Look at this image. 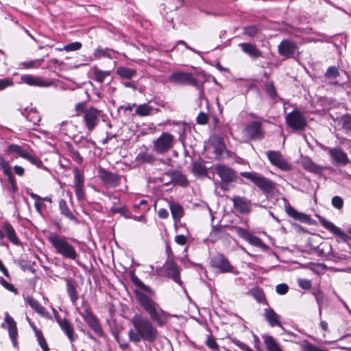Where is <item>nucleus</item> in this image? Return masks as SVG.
<instances>
[{
  "label": "nucleus",
  "mask_w": 351,
  "mask_h": 351,
  "mask_svg": "<svg viewBox=\"0 0 351 351\" xmlns=\"http://www.w3.org/2000/svg\"><path fill=\"white\" fill-rule=\"evenodd\" d=\"M339 75V71L335 66H330L328 69L326 75L330 78H335Z\"/></svg>",
  "instance_id": "nucleus-54"
},
{
  "label": "nucleus",
  "mask_w": 351,
  "mask_h": 351,
  "mask_svg": "<svg viewBox=\"0 0 351 351\" xmlns=\"http://www.w3.org/2000/svg\"><path fill=\"white\" fill-rule=\"evenodd\" d=\"M169 208L174 221H179L184 215L182 206L178 203L171 202L169 203Z\"/></svg>",
  "instance_id": "nucleus-28"
},
{
  "label": "nucleus",
  "mask_w": 351,
  "mask_h": 351,
  "mask_svg": "<svg viewBox=\"0 0 351 351\" xmlns=\"http://www.w3.org/2000/svg\"><path fill=\"white\" fill-rule=\"evenodd\" d=\"M154 108L147 104H143L137 106L135 113L138 116H147L152 113Z\"/></svg>",
  "instance_id": "nucleus-34"
},
{
  "label": "nucleus",
  "mask_w": 351,
  "mask_h": 351,
  "mask_svg": "<svg viewBox=\"0 0 351 351\" xmlns=\"http://www.w3.org/2000/svg\"><path fill=\"white\" fill-rule=\"evenodd\" d=\"M174 137L169 133L164 132L153 143V149L158 154L168 152L173 147Z\"/></svg>",
  "instance_id": "nucleus-6"
},
{
  "label": "nucleus",
  "mask_w": 351,
  "mask_h": 351,
  "mask_svg": "<svg viewBox=\"0 0 351 351\" xmlns=\"http://www.w3.org/2000/svg\"><path fill=\"white\" fill-rule=\"evenodd\" d=\"M137 160L141 162H153L155 160L154 157L149 153L141 152L136 158Z\"/></svg>",
  "instance_id": "nucleus-40"
},
{
  "label": "nucleus",
  "mask_w": 351,
  "mask_h": 351,
  "mask_svg": "<svg viewBox=\"0 0 351 351\" xmlns=\"http://www.w3.org/2000/svg\"><path fill=\"white\" fill-rule=\"evenodd\" d=\"M74 189L79 200L84 199V176L78 169L74 170Z\"/></svg>",
  "instance_id": "nucleus-12"
},
{
  "label": "nucleus",
  "mask_w": 351,
  "mask_h": 351,
  "mask_svg": "<svg viewBox=\"0 0 351 351\" xmlns=\"http://www.w3.org/2000/svg\"><path fill=\"white\" fill-rule=\"evenodd\" d=\"M265 90L267 95L271 98L275 99L277 96L276 90L271 82H267L265 85Z\"/></svg>",
  "instance_id": "nucleus-44"
},
{
  "label": "nucleus",
  "mask_w": 351,
  "mask_h": 351,
  "mask_svg": "<svg viewBox=\"0 0 351 351\" xmlns=\"http://www.w3.org/2000/svg\"><path fill=\"white\" fill-rule=\"evenodd\" d=\"M212 266L219 269L221 272H232L233 267L229 261L221 254H219L211 260Z\"/></svg>",
  "instance_id": "nucleus-13"
},
{
  "label": "nucleus",
  "mask_w": 351,
  "mask_h": 351,
  "mask_svg": "<svg viewBox=\"0 0 351 351\" xmlns=\"http://www.w3.org/2000/svg\"><path fill=\"white\" fill-rule=\"evenodd\" d=\"M286 212L290 217L295 219L304 221L306 219V215L297 211L291 206H289L286 208Z\"/></svg>",
  "instance_id": "nucleus-36"
},
{
  "label": "nucleus",
  "mask_w": 351,
  "mask_h": 351,
  "mask_svg": "<svg viewBox=\"0 0 351 351\" xmlns=\"http://www.w3.org/2000/svg\"><path fill=\"white\" fill-rule=\"evenodd\" d=\"M241 175L252 181L254 184H256L258 188H260L264 192H270L274 188V183L264 178L263 176L259 175L255 172H242Z\"/></svg>",
  "instance_id": "nucleus-5"
},
{
  "label": "nucleus",
  "mask_w": 351,
  "mask_h": 351,
  "mask_svg": "<svg viewBox=\"0 0 351 351\" xmlns=\"http://www.w3.org/2000/svg\"><path fill=\"white\" fill-rule=\"evenodd\" d=\"M244 131L250 138L256 139L263 137L261 123L257 121H254L247 125Z\"/></svg>",
  "instance_id": "nucleus-15"
},
{
  "label": "nucleus",
  "mask_w": 351,
  "mask_h": 351,
  "mask_svg": "<svg viewBox=\"0 0 351 351\" xmlns=\"http://www.w3.org/2000/svg\"><path fill=\"white\" fill-rule=\"evenodd\" d=\"M0 285H1L5 289H6L7 290H8V291H10L11 292H14V293H16L17 292V290L14 287V285L10 284V283H9L8 282H7L3 278H0Z\"/></svg>",
  "instance_id": "nucleus-51"
},
{
  "label": "nucleus",
  "mask_w": 351,
  "mask_h": 351,
  "mask_svg": "<svg viewBox=\"0 0 351 351\" xmlns=\"http://www.w3.org/2000/svg\"><path fill=\"white\" fill-rule=\"evenodd\" d=\"M197 123L201 125H205L208 121V116L205 112H201L196 118Z\"/></svg>",
  "instance_id": "nucleus-52"
},
{
  "label": "nucleus",
  "mask_w": 351,
  "mask_h": 351,
  "mask_svg": "<svg viewBox=\"0 0 351 351\" xmlns=\"http://www.w3.org/2000/svg\"><path fill=\"white\" fill-rule=\"evenodd\" d=\"M299 286L304 289H310L311 287V282L310 280L306 279H298V280Z\"/></svg>",
  "instance_id": "nucleus-55"
},
{
  "label": "nucleus",
  "mask_w": 351,
  "mask_h": 351,
  "mask_svg": "<svg viewBox=\"0 0 351 351\" xmlns=\"http://www.w3.org/2000/svg\"><path fill=\"white\" fill-rule=\"evenodd\" d=\"M237 233L244 238L245 239H247V238L250 237V234L247 230L241 228H237Z\"/></svg>",
  "instance_id": "nucleus-62"
},
{
  "label": "nucleus",
  "mask_w": 351,
  "mask_h": 351,
  "mask_svg": "<svg viewBox=\"0 0 351 351\" xmlns=\"http://www.w3.org/2000/svg\"><path fill=\"white\" fill-rule=\"evenodd\" d=\"M332 204L335 208L340 209L343 207V200L339 196H335L332 199Z\"/></svg>",
  "instance_id": "nucleus-53"
},
{
  "label": "nucleus",
  "mask_w": 351,
  "mask_h": 351,
  "mask_svg": "<svg viewBox=\"0 0 351 351\" xmlns=\"http://www.w3.org/2000/svg\"><path fill=\"white\" fill-rule=\"evenodd\" d=\"M171 182L174 184L180 186H186L187 180L186 177L180 171H174L171 174Z\"/></svg>",
  "instance_id": "nucleus-31"
},
{
  "label": "nucleus",
  "mask_w": 351,
  "mask_h": 351,
  "mask_svg": "<svg viewBox=\"0 0 351 351\" xmlns=\"http://www.w3.org/2000/svg\"><path fill=\"white\" fill-rule=\"evenodd\" d=\"M136 295L138 302L148 313L150 318L160 326L165 325L167 321L168 314L149 297L137 291Z\"/></svg>",
  "instance_id": "nucleus-2"
},
{
  "label": "nucleus",
  "mask_w": 351,
  "mask_h": 351,
  "mask_svg": "<svg viewBox=\"0 0 351 351\" xmlns=\"http://www.w3.org/2000/svg\"><path fill=\"white\" fill-rule=\"evenodd\" d=\"M251 293L258 302H261L265 300V295L261 289H254L251 290Z\"/></svg>",
  "instance_id": "nucleus-50"
},
{
  "label": "nucleus",
  "mask_w": 351,
  "mask_h": 351,
  "mask_svg": "<svg viewBox=\"0 0 351 351\" xmlns=\"http://www.w3.org/2000/svg\"><path fill=\"white\" fill-rule=\"evenodd\" d=\"M67 293L71 298V300L74 303L77 300V293L75 287L71 281H68L66 284Z\"/></svg>",
  "instance_id": "nucleus-39"
},
{
  "label": "nucleus",
  "mask_w": 351,
  "mask_h": 351,
  "mask_svg": "<svg viewBox=\"0 0 351 351\" xmlns=\"http://www.w3.org/2000/svg\"><path fill=\"white\" fill-rule=\"evenodd\" d=\"M92 71L93 73L95 79L99 82V83H102L105 78L110 75V71H104L98 69L97 66H94L92 68Z\"/></svg>",
  "instance_id": "nucleus-33"
},
{
  "label": "nucleus",
  "mask_w": 351,
  "mask_h": 351,
  "mask_svg": "<svg viewBox=\"0 0 351 351\" xmlns=\"http://www.w3.org/2000/svg\"><path fill=\"white\" fill-rule=\"evenodd\" d=\"M267 156L269 160L273 165H275L279 169L284 171L290 169L291 167L289 164L284 158V157L280 152L275 151H269L267 152Z\"/></svg>",
  "instance_id": "nucleus-9"
},
{
  "label": "nucleus",
  "mask_w": 351,
  "mask_h": 351,
  "mask_svg": "<svg viewBox=\"0 0 351 351\" xmlns=\"http://www.w3.org/2000/svg\"><path fill=\"white\" fill-rule=\"evenodd\" d=\"M82 317L88 325L95 331L97 332L100 330L99 325L96 317L88 310H85L84 311Z\"/></svg>",
  "instance_id": "nucleus-26"
},
{
  "label": "nucleus",
  "mask_w": 351,
  "mask_h": 351,
  "mask_svg": "<svg viewBox=\"0 0 351 351\" xmlns=\"http://www.w3.org/2000/svg\"><path fill=\"white\" fill-rule=\"evenodd\" d=\"M175 241L178 245H184L186 244V243L187 241V238L184 235H182V234L177 235L175 237Z\"/></svg>",
  "instance_id": "nucleus-59"
},
{
  "label": "nucleus",
  "mask_w": 351,
  "mask_h": 351,
  "mask_svg": "<svg viewBox=\"0 0 351 351\" xmlns=\"http://www.w3.org/2000/svg\"><path fill=\"white\" fill-rule=\"evenodd\" d=\"M329 154L335 162L346 165L349 162V159L341 148H333L329 149Z\"/></svg>",
  "instance_id": "nucleus-16"
},
{
  "label": "nucleus",
  "mask_w": 351,
  "mask_h": 351,
  "mask_svg": "<svg viewBox=\"0 0 351 351\" xmlns=\"http://www.w3.org/2000/svg\"><path fill=\"white\" fill-rule=\"evenodd\" d=\"M0 169L8 177V182L14 189L16 187V180L12 175L11 167L10 166L9 163L2 157H0Z\"/></svg>",
  "instance_id": "nucleus-21"
},
{
  "label": "nucleus",
  "mask_w": 351,
  "mask_h": 351,
  "mask_svg": "<svg viewBox=\"0 0 351 351\" xmlns=\"http://www.w3.org/2000/svg\"><path fill=\"white\" fill-rule=\"evenodd\" d=\"M100 116V110L95 108H90L84 112V119L88 131L94 130L99 121Z\"/></svg>",
  "instance_id": "nucleus-7"
},
{
  "label": "nucleus",
  "mask_w": 351,
  "mask_h": 351,
  "mask_svg": "<svg viewBox=\"0 0 351 351\" xmlns=\"http://www.w3.org/2000/svg\"><path fill=\"white\" fill-rule=\"evenodd\" d=\"M4 228H5V232H6L8 239L14 245H19L20 243V241L18 239L13 227L10 224L6 223L4 226Z\"/></svg>",
  "instance_id": "nucleus-30"
},
{
  "label": "nucleus",
  "mask_w": 351,
  "mask_h": 351,
  "mask_svg": "<svg viewBox=\"0 0 351 351\" xmlns=\"http://www.w3.org/2000/svg\"><path fill=\"white\" fill-rule=\"evenodd\" d=\"M82 43L80 42H75L72 43L67 44L63 47L64 51H77L82 48Z\"/></svg>",
  "instance_id": "nucleus-46"
},
{
  "label": "nucleus",
  "mask_w": 351,
  "mask_h": 351,
  "mask_svg": "<svg viewBox=\"0 0 351 351\" xmlns=\"http://www.w3.org/2000/svg\"><path fill=\"white\" fill-rule=\"evenodd\" d=\"M233 206L240 213H248L251 210V202L244 197L234 196L232 198Z\"/></svg>",
  "instance_id": "nucleus-11"
},
{
  "label": "nucleus",
  "mask_w": 351,
  "mask_h": 351,
  "mask_svg": "<svg viewBox=\"0 0 351 351\" xmlns=\"http://www.w3.org/2000/svg\"><path fill=\"white\" fill-rule=\"evenodd\" d=\"M59 207H60L61 213L62 215H65L66 217H68L70 219H75L73 214L71 213V211L68 208L66 202L64 200L62 199L60 201Z\"/></svg>",
  "instance_id": "nucleus-38"
},
{
  "label": "nucleus",
  "mask_w": 351,
  "mask_h": 351,
  "mask_svg": "<svg viewBox=\"0 0 351 351\" xmlns=\"http://www.w3.org/2000/svg\"><path fill=\"white\" fill-rule=\"evenodd\" d=\"M58 324L61 329L65 332L69 340L73 342L75 340L74 330L69 322L64 319H58Z\"/></svg>",
  "instance_id": "nucleus-22"
},
{
  "label": "nucleus",
  "mask_w": 351,
  "mask_h": 351,
  "mask_svg": "<svg viewBox=\"0 0 351 351\" xmlns=\"http://www.w3.org/2000/svg\"><path fill=\"white\" fill-rule=\"evenodd\" d=\"M132 280L133 282V283L138 287L143 289L144 291L148 292V293H152V289L148 287V286H146L145 285L143 284V282L139 280V278L136 276H132Z\"/></svg>",
  "instance_id": "nucleus-41"
},
{
  "label": "nucleus",
  "mask_w": 351,
  "mask_h": 351,
  "mask_svg": "<svg viewBox=\"0 0 351 351\" xmlns=\"http://www.w3.org/2000/svg\"><path fill=\"white\" fill-rule=\"evenodd\" d=\"M224 149H225L224 145L221 141H219L217 143V145H215V153L217 158L220 157V156L223 153Z\"/></svg>",
  "instance_id": "nucleus-57"
},
{
  "label": "nucleus",
  "mask_w": 351,
  "mask_h": 351,
  "mask_svg": "<svg viewBox=\"0 0 351 351\" xmlns=\"http://www.w3.org/2000/svg\"><path fill=\"white\" fill-rule=\"evenodd\" d=\"M257 32H258L257 29L253 26L247 27L245 28V29H244V34L250 37H253V36H256Z\"/></svg>",
  "instance_id": "nucleus-58"
},
{
  "label": "nucleus",
  "mask_w": 351,
  "mask_h": 351,
  "mask_svg": "<svg viewBox=\"0 0 351 351\" xmlns=\"http://www.w3.org/2000/svg\"><path fill=\"white\" fill-rule=\"evenodd\" d=\"M25 301L27 303L31 306L32 309H34L38 314L40 315L43 317H48L49 314L45 308L42 306L40 303L33 298L32 296H27L25 298Z\"/></svg>",
  "instance_id": "nucleus-23"
},
{
  "label": "nucleus",
  "mask_w": 351,
  "mask_h": 351,
  "mask_svg": "<svg viewBox=\"0 0 351 351\" xmlns=\"http://www.w3.org/2000/svg\"><path fill=\"white\" fill-rule=\"evenodd\" d=\"M341 122L342 124V127L344 130L349 132L351 131V117L349 116H343Z\"/></svg>",
  "instance_id": "nucleus-49"
},
{
  "label": "nucleus",
  "mask_w": 351,
  "mask_h": 351,
  "mask_svg": "<svg viewBox=\"0 0 351 351\" xmlns=\"http://www.w3.org/2000/svg\"><path fill=\"white\" fill-rule=\"evenodd\" d=\"M47 240L55 249L57 254L65 258L75 260L77 254L75 247L69 243L68 239L55 232L49 233Z\"/></svg>",
  "instance_id": "nucleus-3"
},
{
  "label": "nucleus",
  "mask_w": 351,
  "mask_h": 351,
  "mask_svg": "<svg viewBox=\"0 0 351 351\" xmlns=\"http://www.w3.org/2000/svg\"><path fill=\"white\" fill-rule=\"evenodd\" d=\"M71 156L74 160L77 162L78 163H82L83 161L82 157L80 156L78 152L73 150L71 152Z\"/></svg>",
  "instance_id": "nucleus-61"
},
{
  "label": "nucleus",
  "mask_w": 351,
  "mask_h": 351,
  "mask_svg": "<svg viewBox=\"0 0 351 351\" xmlns=\"http://www.w3.org/2000/svg\"><path fill=\"white\" fill-rule=\"evenodd\" d=\"M13 82L8 79L0 80V90H2L8 86H12Z\"/></svg>",
  "instance_id": "nucleus-60"
},
{
  "label": "nucleus",
  "mask_w": 351,
  "mask_h": 351,
  "mask_svg": "<svg viewBox=\"0 0 351 351\" xmlns=\"http://www.w3.org/2000/svg\"><path fill=\"white\" fill-rule=\"evenodd\" d=\"M295 47L293 42L285 40L279 44L278 51L281 56L290 57L295 53Z\"/></svg>",
  "instance_id": "nucleus-17"
},
{
  "label": "nucleus",
  "mask_w": 351,
  "mask_h": 351,
  "mask_svg": "<svg viewBox=\"0 0 351 351\" xmlns=\"http://www.w3.org/2000/svg\"><path fill=\"white\" fill-rule=\"evenodd\" d=\"M131 322L135 329V330H130L128 332L131 341L138 343L143 339L149 342H154L157 339L158 332L147 318L141 315H135Z\"/></svg>",
  "instance_id": "nucleus-1"
},
{
  "label": "nucleus",
  "mask_w": 351,
  "mask_h": 351,
  "mask_svg": "<svg viewBox=\"0 0 351 351\" xmlns=\"http://www.w3.org/2000/svg\"><path fill=\"white\" fill-rule=\"evenodd\" d=\"M27 157L25 159L29 160L32 164L36 165L38 167H43V162L37 156L31 154L29 152H27Z\"/></svg>",
  "instance_id": "nucleus-42"
},
{
  "label": "nucleus",
  "mask_w": 351,
  "mask_h": 351,
  "mask_svg": "<svg viewBox=\"0 0 351 351\" xmlns=\"http://www.w3.org/2000/svg\"><path fill=\"white\" fill-rule=\"evenodd\" d=\"M14 171L15 173L19 176H22L25 173L24 168L19 165H15L14 167Z\"/></svg>",
  "instance_id": "nucleus-64"
},
{
  "label": "nucleus",
  "mask_w": 351,
  "mask_h": 351,
  "mask_svg": "<svg viewBox=\"0 0 351 351\" xmlns=\"http://www.w3.org/2000/svg\"><path fill=\"white\" fill-rule=\"evenodd\" d=\"M193 171L198 176H204L207 173V169L202 162L195 161L193 165Z\"/></svg>",
  "instance_id": "nucleus-37"
},
{
  "label": "nucleus",
  "mask_w": 351,
  "mask_h": 351,
  "mask_svg": "<svg viewBox=\"0 0 351 351\" xmlns=\"http://www.w3.org/2000/svg\"><path fill=\"white\" fill-rule=\"evenodd\" d=\"M117 73L122 78L130 79L136 75V71L130 68L120 66L117 68Z\"/></svg>",
  "instance_id": "nucleus-32"
},
{
  "label": "nucleus",
  "mask_w": 351,
  "mask_h": 351,
  "mask_svg": "<svg viewBox=\"0 0 351 351\" xmlns=\"http://www.w3.org/2000/svg\"><path fill=\"white\" fill-rule=\"evenodd\" d=\"M5 322L8 325L9 335L12 341L14 342L17 336L16 324L8 313L5 314Z\"/></svg>",
  "instance_id": "nucleus-24"
},
{
  "label": "nucleus",
  "mask_w": 351,
  "mask_h": 351,
  "mask_svg": "<svg viewBox=\"0 0 351 351\" xmlns=\"http://www.w3.org/2000/svg\"><path fill=\"white\" fill-rule=\"evenodd\" d=\"M165 269L169 277H171L178 284L180 285H182L178 267L173 261H167L165 265Z\"/></svg>",
  "instance_id": "nucleus-18"
},
{
  "label": "nucleus",
  "mask_w": 351,
  "mask_h": 351,
  "mask_svg": "<svg viewBox=\"0 0 351 351\" xmlns=\"http://www.w3.org/2000/svg\"><path fill=\"white\" fill-rule=\"evenodd\" d=\"M94 56L97 58H99L101 56H107L108 51L104 49H97L95 50Z\"/></svg>",
  "instance_id": "nucleus-63"
},
{
  "label": "nucleus",
  "mask_w": 351,
  "mask_h": 351,
  "mask_svg": "<svg viewBox=\"0 0 351 351\" xmlns=\"http://www.w3.org/2000/svg\"><path fill=\"white\" fill-rule=\"evenodd\" d=\"M36 332L38 343H39L40 346L41 347V348L43 350V351H49L47 343L46 340L44 338V337L37 330H36Z\"/></svg>",
  "instance_id": "nucleus-45"
},
{
  "label": "nucleus",
  "mask_w": 351,
  "mask_h": 351,
  "mask_svg": "<svg viewBox=\"0 0 351 351\" xmlns=\"http://www.w3.org/2000/svg\"><path fill=\"white\" fill-rule=\"evenodd\" d=\"M206 346L214 351L219 350V346L217 345L215 339L212 336H208L206 341Z\"/></svg>",
  "instance_id": "nucleus-48"
},
{
  "label": "nucleus",
  "mask_w": 351,
  "mask_h": 351,
  "mask_svg": "<svg viewBox=\"0 0 351 351\" xmlns=\"http://www.w3.org/2000/svg\"><path fill=\"white\" fill-rule=\"evenodd\" d=\"M21 80L23 82L29 85V86H49L51 84V82L44 81L42 78L39 77H35L31 75H26L21 77Z\"/></svg>",
  "instance_id": "nucleus-19"
},
{
  "label": "nucleus",
  "mask_w": 351,
  "mask_h": 351,
  "mask_svg": "<svg viewBox=\"0 0 351 351\" xmlns=\"http://www.w3.org/2000/svg\"><path fill=\"white\" fill-rule=\"evenodd\" d=\"M304 167L306 169L313 173L320 171V167L316 164L313 163L311 160H307L304 162Z\"/></svg>",
  "instance_id": "nucleus-43"
},
{
  "label": "nucleus",
  "mask_w": 351,
  "mask_h": 351,
  "mask_svg": "<svg viewBox=\"0 0 351 351\" xmlns=\"http://www.w3.org/2000/svg\"><path fill=\"white\" fill-rule=\"evenodd\" d=\"M27 152V150L16 144L10 145L6 149V153L8 154H15L16 156H20L23 158L27 157L26 155Z\"/></svg>",
  "instance_id": "nucleus-29"
},
{
  "label": "nucleus",
  "mask_w": 351,
  "mask_h": 351,
  "mask_svg": "<svg viewBox=\"0 0 351 351\" xmlns=\"http://www.w3.org/2000/svg\"><path fill=\"white\" fill-rule=\"evenodd\" d=\"M285 121L287 126L295 131L303 130L307 125L306 118L298 109L288 113L285 117Z\"/></svg>",
  "instance_id": "nucleus-4"
},
{
  "label": "nucleus",
  "mask_w": 351,
  "mask_h": 351,
  "mask_svg": "<svg viewBox=\"0 0 351 351\" xmlns=\"http://www.w3.org/2000/svg\"><path fill=\"white\" fill-rule=\"evenodd\" d=\"M215 169L223 182H230L234 181L236 174L234 171L225 165H216Z\"/></svg>",
  "instance_id": "nucleus-10"
},
{
  "label": "nucleus",
  "mask_w": 351,
  "mask_h": 351,
  "mask_svg": "<svg viewBox=\"0 0 351 351\" xmlns=\"http://www.w3.org/2000/svg\"><path fill=\"white\" fill-rule=\"evenodd\" d=\"M302 351H328L327 349L316 346L311 343H307L302 346Z\"/></svg>",
  "instance_id": "nucleus-47"
},
{
  "label": "nucleus",
  "mask_w": 351,
  "mask_h": 351,
  "mask_svg": "<svg viewBox=\"0 0 351 351\" xmlns=\"http://www.w3.org/2000/svg\"><path fill=\"white\" fill-rule=\"evenodd\" d=\"M262 338L268 351H284L272 336L265 334L262 335Z\"/></svg>",
  "instance_id": "nucleus-27"
},
{
  "label": "nucleus",
  "mask_w": 351,
  "mask_h": 351,
  "mask_svg": "<svg viewBox=\"0 0 351 351\" xmlns=\"http://www.w3.org/2000/svg\"><path fill=\"white\" fill-rule=\"evenodd\" d=\"M276 292L280 295H284L287 293L289 287L286 284H280L276 286Z\"/></svg>",
  "instance_id": "nucleus-56"
},
{
  "label": "nucleus",
  "mask_w": 351,
  "mask_h": 351,
  "mask_svg": "<svg viewBox=\"0 0 351 351\" xmlns=\"http://www.w3.org/2000/svg\"><path fill=\"white\" fill-rule=\"evenodd\" d=\"M319 221L326 229L330 231L334 234L339 236L344 241H346L348 240V235L343 232L339 228L336 226L332 222L326 220L325 218L322 217H319Z\"/></svg>",
  "instance_id": "nucleus-14"
},
{
  "label": "nucleus",
  "mask_w": 351,
  "mask_h": 351,
  "mask_svg": "<svg viewBox=\"0 0 351 351\" xmlns=\"http://www.w3.org/2000/svg\"><path fill=\"white\" fill-rule=\"evenodd\" d=\"M98 176L106 183H110L114 180V175L103 168H100L98 171Z\"/></svg>",
  "instance_id": "nucleus-35"
},
{
  "label": "nucleus",
  "mask_w": 351,
  "mask_h": 351,
  "mask_svg": "<svg viewBox=\"0 0 351 351\" xmlns=\"http://www.w3.org/2000/svg\"><path fill=\"white\" fill-rule=\"evenodd\" d=\"M264 317L270 326H280L281 324L280 321V315H278L272 308H267L264 310Z\"/></svg>",
  "instance_id": "nucleus-20"
},
{
  "label": "nucleus",
  "mask_w": 351,
  "mask_h": 351,
  "mask_svg": "<svg viewBox=\"0 0 351 351\" xmlns=\"http://www.w3.org/2000/svg\"><path fill=\"white\" fill-rule=\"evenodd\" d=\"M239 46L241 48L242 51L250 56L252 58H258L261 56V51L256 48L254 45L251 43H240Z\"/></svg>",
  "instance_id": "nucleus-25"
},
{
  "label": "nucleus",
  "mask_w": 351,
  "mask_h": 351,
  "mask_svg": "<svg viewBox=\"0 0 351 351\" xmlns=\"http://www.w3.org/2000/svg\"><path fill=\"white\" fill-rule=\"evenodd\" d=\"M169 80L178 84H189L193 86L197 84V81L193 75L185 72H176L172 73L169 77Z\"/></svg>",
  "instance_id": "nucleus-8"
}]
</instances>
